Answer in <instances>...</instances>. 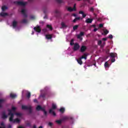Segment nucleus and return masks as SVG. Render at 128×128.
Here are the masks:
<instances>
[{"instance_id": "nucleus-48", "label": "nucleus", "mask_w": 128, "mask_h": 128, "mask_svg": "<svg viewBox=\"0 0 128 128\" xmlns=\"http://www.w3.org/2000/svg\"><path fill=\"white\" fill-rule=\"evenodd\" d=\"M72 16H75V17H76V16H77L76 14H72Z\"/></svg>"}, {"instance_id": "nucleus-27", "label": "nucleus", "mask_w": 128, "mask_h": 128, "mask_svg": "<svg viewBox=\"0 0 128 128\" xmlns=\"http://www.w3.org/2000/svg\"><path fill=\"white\" fill-rule=\"evenodd\" d=\"M8 10V7L6 6H2V10L4 12V10Z\"/></svg>"}, {"instance_id": "nucleus-55", "label": "nucleus", "mask_w": 128, "mask_h": 128, "mask_svg": "<svg viewBox=\"0 0 128 128\" xmlns=\"http://www.w3.org/2000/svg\"><path fill=\"white\" fill-rule=\"evenodd\" d=\"M96 30H98V28H94V32H96Z\"/></svg>"}, {"instance_id": "nucleus-42", "label": "nucleus", "mask_w": 128, "mask_h": 128, "mask_svg": "<svg viewBox=\"0 0 128 128\" xmlns=\"http://www.w3.org/2000/svg\"><path fill=\"white\" fill-rule=\"evenodd\" d=\"M26 124L27 126H32V124H31L30 122H27V123Z\"/></svg>"}, {"instance_id": "nucleus-63", "label": "nucleus", "mask_w": 128, "mask_h": 128, "mask_svg": "<svg viewBox=\"0 0 128 128\" xmlns=\"http://www.w3.org/2000/svg\"><path fill=\"white\" fill-rule=\"evenodd\" d=\"M101 46L102 47V46Z\"/></svg>"}, {"instance_id": "nucleus-12", "label": "nucleus", "mask_w": 128, "mask_h": 128, "mask_svg": "<svg viewBox=\"0 0 128 128\" xmlns=\"http://www.w3.org/2000/svg\"><path fill=\"white\" fill-rule=\"evenodd\" d=\"M84 32H80V34H79L77 36V38H80L81 36H84Z\"/></svg>"}, {"instance_id": "nucleus-38", "label": "nucleus", "mask_w": 128, "mask_h": 128, "mask_svg": "<svg viewBox=\"0 0 128 128\" xmlns=\"http://www.w3.org/2000/svg\"><path fill=\"white\" fill-rule=\"evenodd\" d=\"M42 98H46V94H42L41 96H40Z\"/></svg>"}, {"instance_id": "nucleus-30", "label": "nucleus", "mask_w": 128, "mask_h": 128, "mask_svg": "<svg viewBox=\"0 0 128 128\" xmlns=\"http://www.w3.org/2000/svg\"><path fill=\"white\" fill-rule=\"evenodd\" d=\"M4 102V100L0 98V108H2V105L1 104H2V102Z\"/></svg>"}, {"instance_id": "nucleus-15", "label": "nucleus", "mask_w": 128, "mask_h": 128, "mask_svg": "<svg viewBox=\"0 0 128 128\" xmlns=\"http://www.w3.org/2000/svg\"><path fill=\"white\" fill-rule=\"evenodd\" d=\"M79 14H82L83 18H86V14H84V12H83V10H80L79 12Z\"/></svg>"}, {"instance_id": "nucleus-40", "label": "nucleus", "mask_w": 128, "mask_h": 128, "mask_svg": "<svg viewBox=\"0 0 128 128\" xmlns=\"http://www.w3.org/2000/svg\"><path fill=\"white\" fill-rule=\"evenodd\" d=\"M98 46H100L102 44V40H98Z\"/></svg>"}, {"instance_id": "nucleus-46", "label": "nucleus", "mask_w": 128, "mask_h": 128, "mask_svg": "<svg viewBox=\"0 0 128 128\" xmlns=\"http://www.w3.org/2000/svg\"><path fill=\"white\" fill-rule=\"evenodd\" d=\"M108 38H113L112 34H109Z\"/></svg>"}, {"instance_id": "nucleus-54", "label": "nucleus", "mask_w": 128, "mask_h": 128, "mask_svg": "<svg viewBox=\"0 0 128 128\" xmlns=\"http://www.w3.org/2000/svg\"><path fill=\"white\" fill-rule=\"evenodd\" d=\"M70 44H71V46H73L74 44V42H70Z\"/></svg>"}, {"instance_id": "nucleus-50", "label": "nucleus", "mask_w": 128, "mask_h": 128, "mask_svg": "<svg viewBox=\"0 0 128 128\" xmlns=\"http://www.w3.org/2000/svg\"><path fill=\"white\" fill-rule=\"evenodd\" d=\"M34 101V102H38V100H36V98H35Z\"/></svg>"}, {"instance_id": "nucleus-53", "label": "nucleus", "mask_w": 128, "mask_h": 128, "mask_svg": "<svg viewBox=\"0 0 128 128\" xmlns=\"http://www.w3.org/2000/svg\"><path fill=\"white\" fill-rule=\"evenodd\" d=\"M32 128H36V124H34V126H33Z\"/></svg>"}, {"instance_id": "nucleus-37", "label": "nucleus", "mask_w": 128, "mask_h": 128, "mask_svg": "<svg viewBox=\"0 0 128 128\" xmlns=\"http://www.w3.org/2000/svg\"><path fill=\"white\" fill-rule=\"evenodd\" d=\"M104 66H105V68H108V62H106L104 64Z\"/></svg>"}, {"instance_id": "nucleus-3", "label": "nucleus", "mask_w": 128, "mask_h": 128, "mask_svg": "<svg viewBox=\"0 0 128 128\" xmlns=\"http://www.w3.org/2000/svg\"><path fill=\"white\" fill-rule=\"evenodd\" d=\"M22 110H28L30 114H31L32 112L31 106H22Z\"/></svg>"}, {"instance_id": "nucleus-43", "label": "nucleus", "mask_w": 128, "mask_h": 128, "mask_svg": "<svg viewBox=\"0 0 128 128\" xmlns=\"http://www.w3.org/2000/svg\"><path fill=\"white\" fill-rule=\"evenodd\" d=\"M116 60V58H113L112 60H111V62H114Z\"/></svg>"}, {"instance_id": "nucleus-5", "label": "nucleus", "mask_w": 128, "mask_h": 128, "mask_svg": "<svg viewBox=\"0 0 128 128\" xmlns=\"http://www.w3.org/2000/svg\"><path fill=\"white\" fill-rule=\"evenodd\" d=\"M34 30L37 32H42V28L40 26H36L34 27Z\"/></svg>"}, {"instance_id": "nucleus-18", "label": "nucleus", "mask_w": 128, "mask_h": 128, "mask_svg": "<svg viewBox=\"0 0 128 128\" xmlns=\"http://www.w3.org/2000/svg\"><path fill=\"white\" fill-rule=\"evenodd\" d=\"M0 16H8V14L7 12H1Z\"/></svg>"}, {"instance_id": "nucleus-52", "label": "nucleus", "mask_w": 128, "mask_h": 128, "mask_svg": "<svg viewBox=\"0 0 128 128\" xmlns=\"http://www.w3.org/2000/svg\"><path fill=\"white\" fill-rule=\"evenodd\" d=\"M102 40H106L107 38H103Z\"/></svg>"}, {"instance_id": "nucleus-34", "label": "nucleus", "mask_w": 128, "mask_h": 128, "mask_svg": "<svg viewBox=\"0 0 128 128\" xmlns=\"http://www.w3.org/2000/svg\"><path fill=\"white\" fill-rule=\"evenodd\" d=\"M56 122H57V124H60L62 122V120H56Z\"/></svg>"}, {"instance_id": "nucleus-44", "label": "nucleus", "mask_w": 128, "mask_h": 128, "mask_svg": "<svg viewBox=\"0 0 128 128\" xmlns=\"http://www.w3.org/2000/svg\"><path fill=\"white\" fill-rule=\"evenodd\" d=\"M30 18L32 20H34L36 18L35 16H31Z\"/></svg>"}, {"instance_id": "nucleus-22", "label": "nucleus", "mask_w": 128, "mask_h": 128, "mask_svg": "<svg viewBox=\"0 0 128 128\" xmlns=\"http://www.w3.org/2000/svg\"><path fill=\"white\" fill-rule=\"evenodd\" d=\"M26 96H27L28 98H30L31 96V94L30 92H27V93L26 94Z\"/></svg>"}, {"instance_id": "nucleus-57", "label": "nucleus", "mask_w": 128, "mask_h": 128, "mask_svg": "<svg viewBox=\"0 0 128 128\" xmlns=\"http://www.w3.org/2000/svg\"><path fill=\"white\" fill-rule=\"evenodd\" d=\"M48 18L47 16H44V18Z\"/></svg>"}, {"instance_id": "nucleus-60", "label": "nucleus", "mask_w": 128, "mask_h": 128, "mask_svg": "<svg viewBox=\"0 0 128 128\" xmlns=\"http://www.w3.org/2000/svg\"><path fill=\"white\" fill-rule=\"evenodd\" d=\"M71 118V120H72V118Z\"/></svg>"}, {"instance_id": "nucleus-26", "label": "nucleus", "mask_w": 128, "mask_h": 128, "mask_svg": "<svg viewBox=\"0 0 128 128\" xmlns=\"http://www.w3.org/2000/svg\"><path fill=\"white\" fill-rule=\"evenodd\" d=\"M42 111L44 112V116H47L48 112H47L46 110L44 108H42Z\"/></svg>"}, {"instance_id": "nucleus-32", "label": "nucleus", "mask_w": 128, "mask_h": 128, "mask_svg": "<svg viewBox=\"0 0 128 128\" xmlns=\"http://www.w3.org/2000/svg\"><path fill=\"white\" fill-rule=\"evenodd\" d=\"M89 10H90V12H94V7L92 8H90L89 9Z\"/></svg>"}, {"instance_id": "nucleus-11", "label": "nucleus", "mask_w": 128, "mask_h": 128, "mask_svg": "<svg viewBox=\"0 0 128 128\" xmlns=\"http://www.w3.org/2000/svg\"><path fill=\"white\" fill-rule=\"evenodd\" d=\"M77 62L79 64H82L83 62L82 60V56L81 58H79L77 59Z\"/></svg>"}, {"instance_id": "nucleus-59", "label": "nucleus", "mask_w": 128, "mask_h": 128, "mask_svg": "<svg viewBox=\"0 0 128 128\" xmlns=\"http://www.w3.org/2000/svg\"><path fill=\"white\" fill-rule=\"evenodd\" d=\"M34 34V32H32V34Z\"/></svg>"}, {"instance_id": "nucleus-35", "label": "nucleus", "mask_w": 128, "mask_h": 128, "mask_svg": "<svg viewBox=\"0 0 128 128\" xmlns=\"http://www.w3.org/2000/svg\"><path fill=\"white\" fill-rule=\"evenodd\" d=\"M68 10L69 12H72L73 11V8L71 7L68 8Z\"/></svg>"}, {"instance_id": "nucleus-51", "label": "nucleus", "mask_w": 128, "mask_h": 128, "mask_svg": "<svg viewBox=\"0 0 128 128\" xmlns=\"http://www.w3.org/2000/svg\"><path fill=\"white\" fill-rule=\"evenodd\" d=\"M12 128L11 124H8V128Z\"/></svg>"}, {"instance_id": "nucleus-28", "label": "nucleus", "mask_w": 128, "mask_h": 128, "mask_svg": "<svg viewBox=\"0 0 128 128\" xmlns=\"http://www.w3.org/2000/svg\"><path fill=\"white\" fill-rule=\"evenodd\" d=\"M78 28V25L76 24V26H73V30H76Z\"/></svg>"}, {"instance_id": "nucleus-1", "label": "nucleus", "mask_w": 128, "mask_h": 128, "mask_svg": "<svg viewBox=\"0 0 128 128\" xmlns=\"http://www.w3.org/2000/svg\"><path fill=\"white\" fill-rule=\"evenodd\" d=\"M8 116H10V118H9V121L10 122H17L18 124H19L20 122V120L18 118L14 120V112H12V110H9V112L8 113Z\"/></svg>"}, {"instance_id": "nucleus-31", "label": "nucleus", "mask_w": 128, "mask_h": 128, "mask_svg": "<svg viewBox=\"0 0 128 128\" xmlns=\"http://www.w3.org/2000/svg\"><path fill=\"white\" fill-rule=\"evenodd\" d=\"M47 28H50V30H52V28L50 24H47Z\"/></svg>"}, {"instance_id": "nucleus-45", "label": "nucleus", "mask_w": 128, "mask_h": 128, "mask_svg": "<svg viewBox=\"0 0 128 128\" xmlns=\"http://www.w3.org/2000/svg\"><path fill=\"white\" fill-rule=\"evenodd\" d=\"M104 24H99V28H103Z\"/></svg>"}, {"instance_id": "nucleus-13", "label": "nucleus", "mask_w": 128, "mask_h": 128, "mask_svg": "<svg viewBox=\"0 0 128 128\" xmlns=\"http://www.w3.org/2000/svg\"><path fill=\"white\" fill-rule=\"evenodd\" d=\"M92 21H93L92 18H87L86 20V22H87V24H91Z\"/></svg>"}, {"instance_id": "nucleus-20", "label": "nucleus", "mask_w": 128, "mask_h": 128, "mask_svg": "<svg viewBox=\"0 0 128 128\" xmlns=\"http://www.w3.org/2000/svg\"><path fill=\"white\" fill-rule=\"evenodd\" d=\"M55 14H58V16H60L61 12H60V10H55Z\"/></svg>"}, {"instance_id": "nucleus-29", "label": "nucleus", "mask_w": 128, "mask_h": 128, "mask_svg": "<svg viewBox=\"0 0 128 128\" xmlns=\"http://www.w3.org/2000/svg\"><path fill=\"white\" fill-rule=\"evenodd\" d=\"M60 112L64 113V112L65 108H60Z\"/></svg>"}, {"instance_id": "nucleus-49", "label": "nucleus", "mask_w": 128, "mask_h": 128, "mask_svg": "<svg viewBox=\"0 0 128 128\" xmlns=\"http://www.w3.org/2000/svg\"><path fill=\"white\" fill-rule=\"evenodd\" d=\"M64 120H68V116H65L64 118Z\"/></svg>"}, {"instance_id": "nucleus-62", "label": "nucleus", "mask_w": 128, "mask_h": 128, "mask_svg": "<svg viewBox=\"0 0 128 128\" xmlns=\"http://www.w3.org/2000/svg\"><path fill=\"white\" fill-rule=\"evenodd\" d=\"M94 26V27H95V26Z\"/></svg>"}, {"instance_id": "nucleus-25", "label": "nucleus", "mask_w": 128, "mask_h": 128, "mask_svg": "<svg viewBox=\"0 0 128 128\" xmlns=\"http://www.w3.org/2000/svg\"><path fill=\"white\" fill-rule=\"evenodd\" d=\"M61 26L62 28H67V26H66V24H64V22H61Z\"/></svg>"}, {"instance_id": "nucleus-41", "label": "nucleus", "mask_w": 128, "mask_h": 128, "mask_svg": "<svg viewBox=\"0 0 128 128\" xmlns=\"http://www.w3.org/2000/svg\"><path fill=\"white\" fill-rule=\"evenodd\" d=\"M82 58H84L85 60H86L87 58H86V56H82Z\"/></svg>"}, {"instance_id": "nucleus-19", "label": "nucleus", "mask_w": 128, "mask_h": 128, "mask_svg": "<svg viewBox=\"0 0 128 128\" xmlns=\"http://www.w3.org/2000/svg\"><path fill=\"white\" fill-rule=\"evenodd\" d=\"M52 38V34H46V38H47V40H50Z\"/></svg>"}, {"instance_id": "nucleus-23", "label": "nucleus", "mask_w": 128, "mask_h": 128, "mask_svg": "<svg viewBox=\"0 0 128 128\" xmlns=\"http://www.w3.org/2000/svg\"><path fill=\"white\" fill-rule=\"evenodd\" d=\"M16 108H15V106H12V110H11L12 112V111L16 112ZM8 112H10V110H8Z\"/></svg>"}, {"instance_id": "nucleus-6", "label": "nucleus", "mask_w": 128, "mask_h": 128, "mask_svg": "<svg viewBox=\"0 0 128 128\" xmlns=\"http://www.w3.org/2000/svg\"><path fill=\"white\" fill-rule=\"evenodd\" d=\"M80 48V44H78L76 43L74 44V50H79Z\"/></svg>"}, {"instance_id": "nucleus-47", "label": "nucleus", "mask_w": 128, "mask_h": 128, "mask_svg": "<svg viewBox=\"0 0 128 128\" xmlns=\"http://www.w3.org/2000/svg\"><path fill=\"white\" fill-rule=\"evenodd\" d=\"M48 124L50 126H52V124H52V122H49Z\"/></svg>"}, {"instance_id": "nucleus-16", "label": "nucleus", "mask_w": 128, "mask_h": 128, "mask_svg": "<svg viewBox=\"0 0 128 128\" xmlns=\"http://www.w3.org/2000/svg\"><path fill=\"white\" fill-rule=\"evenodd\" d=\"M36 110H42V106H41L38 105L37 106Z\"/></svg>"}, {"instance_id": "nucleus-2", "label": "nucleus", "mask_w": 128, "mask_h": 128, "mask_svg": "<svg viewBox=\"0 0 128 128\" xmlns=\"http://www.w3.org/2000/svg\"><path fill=\"white\" fill-rule=\"evenodd\" d=\"M56 104H52V108L49 110V114H52L54 116H56V114L55 112L54 111V110H56Z\"/></svg>"}, {"instance_id": "nucleus-21", "label": "nucleus", "mask_w": 128, "mask_h": 128, "mask_svg": "<svg viewBox=\"0 0 128 128\" xmlns=\"http://www.w3.org/2000/svg\"><path fill=\"white\" fill-rule=\"evenodd\" d=\"M80 20V16H78V18L76 17L75 18H74V20H73V22H76L77 20Z\"/></svg>"}, {"instance_id": "nucleus-58", "label": "nucleus", "mask_w": 128, "mask_h": 128, "mask_svg": "<svg viewBox=\"0 0 128 128\" xmlns=\"http://www.w3.org/2000/svg\"><path fill=\"white\" fill-rule=\"evenodd\" d=\"M38 128H43V126H39Z\"/></svg>"}, {"instance_id": "nucleus-10", "label": "nucleus", "mask_w": 128, "mask_h": 128, "mask_svg": "<svg viewBox=\"0 0 128 128\" xmlns=\"http://www.w3.org/2000/svg\"><path fill=\"white\" fill-rule=\"evenodd\" d=\"M8 116H6V112H2V118L4 120H5L6 118H7Z\"/></svg>"}, {"instance_id": "nucleus-14", "label": "nucleus", "mask_w": 128, "mask_h": 128, "mask_svg": "<svg viewBox=\"0 0 128 128\" xmlns=\"http://www.w3.org/2000/svg\"><path fill=\"white\" fill-rule=\"evenodd\" d=\"M21 12L25 16H27V14H26V10L24 8H22L21 10Z\"/></svg>"}, {"instance_id": "nucleus-39", "label": "nucleus", "mask_w": 128, "mask_h": 128, "mask_svg": "<svg viewBox=\"0 0 128 128\" xmlns=\"http://www.w3.org/2000/svg\"><path fill=\"white\" fill-rule=\"evenodd\" d=\"M72 10H76V4H74V6L72 8Z\"/></svg>"}, {"instance_id": "nucleus-56", "label": "nucleus", "mask_w": 128, "mask_h": 128, "mask_svg": "<svg viewBox=\"0 0 128 128\" xmlns=\"http://www.w3.org/2000/svg\"><path fill=\"white\" fill-rule=\"evenodd\" d=\"M18 128H24V126H18Z\"/></svg>"}, {"instance_id": "nucleus-17", "label": "nucleus", "mask_w": 128, "mask_h": 128, "mask_svg": "<svg viewBox=\"0 0 128 128\" xmlns=\"http://www.w3.org/2000/svg\"><path fill=\"white\" fill-rule=\"evenodd\" d=\"M16 96H17L16 94H10V97L12 98H16Z\"/></svg>"}, {"instance_id": "nucleus-36", "label": "nucleus", "mask_w": 128, "mask_h": 128, "mask_svg": "<svg viewBox=\"0 0 128 128\" xmlns=\"http://www.w3.org/2000/svg\"><path fill=\"white\" fill-rule=\"evenodd\" d=\"M108 32H109V30H104V34H108Z\"/></svg>"}, {"instance_id": "nucleus-33", "label": "nucleus", "mask_w": 128, "mask_h": 128, "mask_svg": "<svg viewBox=\"0 0 128 128\" xmlns=\"http://www.w3.org/2000/svg\"><path fill=\"white\" fill-rule=\"evenodd\" d=\"M15 114H16L17 116H22V114L20 112H16Z\"/></svg>"}, {"instance_id": "nucleus-7", "label": "nucleus", "mask_w": 128, "mask_h": 128, "mask_svg": "<svg viewBox=\"0 0 128 128\" xmlns=\"http://www.w3.org/2000/svg\"><path fill=\"white\" fill-rule=\"evenodd\" d=\"M17 25H18V22H16V20H13L12 22V26H13V28H16Z\"/></svg>"}, {"instance_id": "nucleus-9", "label": "nucleus", "mask_w": 128, "mask_h": 128, "mask_svg": "<svg viewBox=\"0 0 128 128\" xmlns=\"http://www.w3.org/2000/svg\"><path fill=\"white\" fill-rule=\"evenodd\" d=\"M86 50V46H81L80 50L82 52H85V50Z\"/></svg>"}, {"instance_id": "nucleus-61", "label": "nucleus", "mask_w": 128, "mask_h": 128, "mask_svg": "<svg viewBox=\"0 0 128 128\" xmlns=\"http://www.w3.org/2000/svg\"><path fill=\"white\" fill-rule=\"evenodd\" d=\"M94 66H96V64H94Z\"/></svg>"}, {"instance_id": "nucleus-24", "label": "nucleus", "mask_w": 128, "mask_h": 128, "mask_svg": "<svg viewBox=\"0 0 128 128\" xmlns=\"http://www.w3.org/2000/svg\"><path fill=\"white\" fill-rule=\"evenodd\" d=\"M20 22L22 24H26L28 22V20L26 18H24L21 20Z\"/></svg>"}, {"instance_id": "nucleus-8", "label": "nucleus", "mask_w": 128, "mask_h": 128, "mask_svg": "<svg viewBox=\"0 0 128 128\" xmlns=\"http://www.w3.org/2000/svg\"><path fill=\"white\" fill-rule=\"evenodd\" d=\"M110 55L112 58L118 56V54L116 52H110Z\"/></svg>"}, {"instance_id": "nucleus-4", "label": "nucleus", "mask_w": 128, "mask_h": 128, "mask_svg": "<svg viewBox=\"0 0 128 128\" xmlns=\"http://www.w3.org/2000/svg\"><path fill=\"white\" fill-rule=\"evenodd\" d=\"M14 4H18V6H25L26 4H27L28 2H24L20 1V2H14Z\"/></svg>"}]
</instances>
